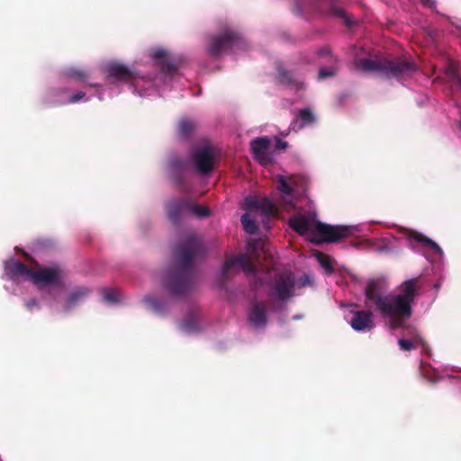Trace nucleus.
Listing matches in <instances>:
<instances>
[{"mask_svg": "<svg viewBox=\"0 0 461 461\" xmlns=\"http://www.w3.org/2000/svg\"><path fill=\"white\" fill-rule=\"evenodd\" d=\"M205 254L203 240L194 234L179 241L175 250V266L169 269L164 282L170 295L183 297L192 290L195 276L194 264Z\"/></svg>", "mask_w": 461, "mask_h": 461, "instance_id": "obj_1", "label": "nucleus"}, {"mask_svg": "<svg viewBox=\"0 0 461 461\" xmlns=\"http://www.w3.org/2000/svg\"><path fill=\"white\" fill-rule=\"evenodd\" d=\"M288 225L301 236L310 235L309 240L316 245L337 242L352 233L351 227L321 222L314 214L295 213L289 219Z\"/></svg>", "mask_w": 461, "mask_h": 461, "instance_id": "obj_2", "label": "nucleus"}, {"mask_svg": "<svg viewBox=\"0 0 461 461\" xmlns=\"http://www.w3.org/2000/svg\"><path fill=\"white\" fill-rule=\"evenodd\" d=\"M422 288L420 277L411 278L402 282L399 287V294H391L390 304V328L398 329L403 327L412 314V303L419 296Z\"/></svg>", "mask_w": 461, "mask_h": 461, "instance_id": "obj_3", "label": "nucleus"}, {"mask_svg": "<svg viewBox=\"0 0 461 461\" xmlns=\"http://www.w3.org/2000/svg\"><path fill=\"white\" fill-rule=\"evenodd\" d=\"M354 66L357 70L396 79L411 77L418 70L414 61L401 58L360 59L354 61Z\"/></svg>", "mask_w": 461, "mask_h": 461, "instance_id": "obj_4", "label": "nucleus"}, {"mask_svg": "<svg viewBox=\"0 0 461 461\" xmlns=\"http://www.w3.org/2000/svg\"><path fill=\"white\" fill-rule=\"evenodd\" d=\"M258 246L259 242L258 240H250L247 243L246 253L227 259L221 268L222 278L228 279L232 269L238 265L246 274H256L255 262L259 259Z\"/></svg>", "mask_w": 461, "mask_h": 461, "instance_id": "obj_5", "label": "nucleus"}, {"mask_svg": "<svg viewBox=\"0 0 461 461\" xmlns=\"http://www.w3.org/2000/svg\"><path fill=\"white\" fill-rule=\"evenodd\" d=\"M386 289L387 285L384 279L368 280L365 289L366 299L375 305L383 317H389L392 312L390 304L391 294H383Z\"/></svg>", "mask_w": 461, "mask_h": 461, "instance_id": "obj_6", "label": "nucleus"}, {"mask_svg": "<svg viewBox=\"0 0 461 461\" xmlns=\"http://www.w3.org/2000/svg\"><path fill=\"white\" fill-rule=\"evenodd\" d=\"M216 149L210 145L194 148L190 156L195 170L202 175H208L215 165Z\"/></svg>", "mask_w": 461, "mask_h": 461, "instance_id": "obj_7", "label": "nucleus"}, {"mask_svg": "<svg viewBox=\"0 0 461 461\" xmlns=\"http://www.w3.org/2000/svg\"><path fill=\"white\" fill-rule=\"evenodd\" d=\"M240 41L239 33L226 31L221 34L212 36L207 46V52L212 58H219L222 53L228 52Z\"/></svg>", "mask_w": 461, "mask_h": 461, "instance_id": "obj_8", "label": "nucleus"}, {"mask_svg": "<svg viewBox=\"0 0 461 461\" xmlns=\"http://www.w3.org/2000/svg\"><path fill=\"white\" fill-rule=\"evenodd\" d=\"M275 296L280 301H286L294 296L296 280L292 272L276 273L270 284Z\"/></svg>", "mask_w": 461, "mask_h": 461, "instance_id": "obj_9", "label": "nucleus"}, {"mask_svg": "<svg viewBox=\"0 0 461 461\" xmlns=\"http://www.w3.org/2000/svg\"><path fill=\"white\" fill-rule=\"evenodd\" d=\"M187 166V161L179 158H172L168 163L171 178L173 179L176 188L181 192L188 191L185 179V172Z\"/></svg>", "mask_w": 461, "mask_h": 461, "instance_id": "obj_10", "label": "nucleus"}, {"mask_svg": "<svg viewBox=\"0 0 461 461\" xmlns=\"http://www.w3.org/2000/svg\"><path fill=\"white\" fill-rule=\"evenodd\" d=\"M32 279L36 285H58L61 283L62 271L58 267L33 271Z\"/></svg>", "mask_w": 461, "mask_h": 461, "instance_id": "obj_11", "label": "nucleus"}, {"mask_svg": "<svg viewBox=\"0 0 461 461\" xmlns=\"http://www.w3.org/2000/svg\"><path fill=\"white\" fill-rule=\"evenodd\" d=\"M267 305L265 302H253L248 314L249 322L256 327L261 328L267 322Z\"/></svg>", "mask_w": 461, "mask_h": 461, "instance_id": "obj_12", "label": "nucleus"}, {"mask_svg": "<svg viewBox=\"0 0 461 461\" xmlns=\"http://www.w3.org/2000/svg\"><path fill=\"white\" fill-rule=\"evenodd\" d=\"M349 324L357 331L370 330L375 326L373 313L370 311L354 312Z\"/></svg>", "mask_w": 461, "mask_h": 461, "instance_id": "obj_13", "label": "nucleus"}, {"mask_svg": "<svg viewBox=\"0 0 461 461\" xmlns=\"http://www.w3.org/2000/svg\"><path fill=\"white\" fill-rule=\"evenodd\" d=\"M167 212L169 220L178 223L184 212H188V198L172 199L167 205Z\"/></svg>", "mask_w": 461, "mask_h": 461, "instance_id": "obj_14", "label": "nucleus"}, {"mask_svg": "<svg viewBox=\"0 0 461 461\" xmlns=\"http://www.w3.org/2000/svg\"><path fill=\"white\" fill-rule=\"evenodd\" d=\"M250 146L255 158L263 165L268 164L270 158L267 150L270 140L267 137L256 138L250 142Z\"/></svg>", "mask_w": 461, "mask_h": 461, "instance_id": "obj_15", "label": "nucleus"}, {"mask_svg": "<svg viewBox=\"0 0 461 461\" xmlns=\"http://www.w3.org/2000/svg\"><path fill=\"white\" fill-rule=\"evenodd\" d=\"M109 77H113L119 81L131 82L135 78V73L126 66L120 63H111L107 67Z\"/></svg>", "mask_w": 461, "mask_h": 461, "instance_id": "obj_16", "label": "nucleus"}, {"mask_svg": "<svg viewBox=\"0 0 461 461\" xmlns=\"http://www.w3.org/2000/svg\"><path fill=\"white\" fill-rule=\"evenodd\" d=\"M6 274L11 278H17L20 276L32 277L33 270L27 265L20 261H12L5 266Z\"/></svg>", "mask_w": 461, "mask_h": 461, "instance_id": "obj_17", "label": "nucleus"}, {"mask_svg": "<svg viewBox=\"0 0 461 461\" xmlns=\"http://www.w3.org/2000/svg\"><path fill=\"white\" fill-rule=\"evenodd\" d=\"M398 345L403 351H411L418 347H420L422 351L425 353L429 349V344L419 334H415L411 340L400 339L398 340Z\"/></svg>", "mask_w": 461, "mask_h": 461, "instance_id": "obj_18", "label": "nucleus"}, {"mask_svg": "<svg viewBox=\"0 0 461 461\" xmlns=\"http://www.w3.org/2000/svg\"><path fill=\"white\" fill-rule=\"evenodd\" d=\"M411 239L416 240L422 245L430 248L433 251L438 254H443L442 249L432 240L418 231H411L410 236Z\"/></svg>", "mask_w": 461, "mask_h": 461, "instance_id": "obj_19", "label": "nucleus"}, {"mask_svg": "<svg viewBox=\"0 0 461 461\" xmlns=\"http://www.w3.org/2000/svg\"><path fill=\"white\" fill-rule=\"evenodd\" d=\"M89 292V289L86 287H79L74 290L67 299L66 309L68 310L75 306L78 302L85 299L88 295Z\"/></svg>", "mask_w": 461, "mask_h": 461, "instance_id": "obj_20", "label": "nucleus"}, {"mask_svg": "<svg viewBox=\"0 0 461 461\" xmlns=\"http://www.w3.org/2000/svg\"><path fill=\"white\" fill-rule=\"evenodd\" d=\"M277 78L280 83L285 84L290 86L298 87L299 82L294 78L293 74L290 71H287L281 65H278L277 68Z\"/></svg>", "mask_w": 461, "mask_h": 461, "instance_id": "obj_21", "label": "nucleus"}, {"mask_svg": "<svg viewBox=\"0 0 461 461\" xmlns=\"http://www.w3.org/2000/svg\"><path fill=\"white\" fill-rule=\"evenodd\" d=\"M321 13L328 16H333L344 20L348 26L350 24V20L345 11L336 5H330L327 10H322Z\"/></svg>", "mask_w": 461, "mask_h": 461, "instance_id": "obj_22", "label": "nucleus"}, {"mask_svg": "<svg viewBox=\"0 0 461 461\" xmlns=\"http://www.w3.org/2000/svg\"><path fill=\"white\" fill-rule=\"evenodd\" d=\"M196 128V124L194 121L189 119H182L178 122L177 131L181 137H188L191 135Z\"/></svg>", "mask_w": 461, "mask_h": 461, "instance_id": "obj_23", "label": "nucleus"}, {"mask_svg": "<svg viewBox=\"0 0 461 461\" xmlns=\"http://www.w3.org/2000/svg\"><path fill=\"white\" fill-rule=\"evenodd\" d=\"M240 221L243 229L249 234H255L258 231V225L256 221L250 216L249 213L246 212L242 214Z\"/></svg>", "mask_w": 461, "mask_h": 461, "instance_id": "obj_24", "label": "nucleus"}, {"mask_svg": "<svg viewBox=\"0 0 461 461\" xmlns=\"http://www.w3.org/2000/svg\"><path fill=\"white\" fill-rule=\"evenodd\" d=\"M188 213L193 214L198 218H205L210 215V211L204 206L193 204L188 199Z\"/></svg>", "mask_w": 461, "mask_h": 461, "instance_id": "obj_25", "label": "nucleus"}, {"mask_svg": "<svg viewBox=\"0 0 461 461\" xmlns=\"http://www.w3.org/2000/svg\"><path fill=\"white\" fill-rule=\"evenodd\" d=\"M103 298L106 303H116L120 302L121 293L117 289L104 288L102 290Z\"/></svg>", "mask_w": 461, "mask_h": 461, "instance_id": "obj_26", "label": "nucleus"}, {"mask_svg": "<svg viewBox=\"0 0 461 461\" xmlns=\"http://www.w3.org/2000/svg\"><path fill=\"white\" fill-rule=\"evenodd\" d=\"M297 119H299L303 125L312 124L315 122L316 118L310 108H303L298 112Z\"/></svg>", "mask_w": 461, "mask_h": 461, "instance_id": "obj_27", "label": "nucleus"}, {"mask_svg": "<svg viewBox=\"0 0 461 461\" xmlns=\"http://www.w3.org/2000/svg\"><path fill=\"white\" fill-rule=\"evenodd\" d=\"M258 211H261L266 217L274 215L276 212L275 203L268 198L261 199Z\"/></svg>", "mask_w": 461, "mask_h": 461, "instance_id": "obj_28", "label": "nucleus"}, {"mask_svg": "<svg viewBox=\"0 0 461 461\" xmlns=\"http://www.w3.org/2000/svg\"><path fill=\"white\" fill-rule=\"evenodd\" d=\"M317 259L320 265L327 271L329 275L334 272V267L332 266L331 259L328 255L319 252L317 254Z\"/></svg>", "mask_w": 461, "mask_h": 461, "instance_id": "obj_29", "label": "nucleus"}, {"mask_svg": "<svg viewBox=\"0 0 461 461\" xmlns=\"http://www.w3.org/2000/svg\"><path fill=\"white\" fill-rule=\"evenodd\" d=\"M277 190L284 195L291 196L294 194V188L288 184L283 176H278Z\"/></svg>", "mask_w": 461, "mask_h": 461, "instance_id": "obj_30", "label": "nucleus"}, {"mask_svg": "<svg viewBox=\"0 0 461 461\" xmlns=\"http://www.w3.org/2000/svg\"><path fill=\"white\" fill-rule=\"evenodd\" d=\"M181 326H182V329L186 331H189V332L195 331L198 329L197 320L194 316L190 315L183 321Z\"/></svg>", "mask_w": 461, "mask_h": 461, "instance_id": "obj_31", "label": "nucleus"}, {"mask_svg": "<svg viewBox=\"0 0 461 461\" xmlns=\"http://www.w3.org/2000/svg\"><path fill=\"white\" fill-rule=\"evenodd\" d=\"M160 69L165 74H174L176 71V66L174 64V62L168 59L160 61Z\"/></svg>", "mask_w": 461, "mask_h": 461, "instance_id": "obj_32", "label": "nucleus"}, {"mask_svg": "<svg viewBox=\"0 0 461 461\" xmlns=\"http://www.w3.org/2000/svg\"><path fill=\"white\" fill-rule=\"evenodd\" d=\"M338 68L335 66L328 68H321L319 70V79H325L334 77L337 74Z\"/></svg>", "mask_w": 461, "mask_h": 461, "instance_id": "obj_33", "label": "nucleus"}, {"mask_svg": "<svg viewBox=\"0 0 461 461\" xmlns=\"http://www.w3.org/2000/svg\"><path fill=\"white\" fill-rule=\"evenodd\" d=\"M447 75L452 84L461 88V77L457 75L453 65H450L447 69Z\"/></svg>", "mask_w": 461, "mask_h": 461, "instance_id": "obj_34", "label": "nucleus"}, {"mask_svg": "<svg viewBox=\"0 0 461 461\" xmlns=\"http://www.w3.org/2000/svg\"><path fill=\"white\" fill-rule=\"evenodd\" d=\"M151 57L155 60V62L159 65L160 61H163L167 59V52L166 50L162 48H157L152 50Z\"/></svg>", "mask_w": 461, "mask_h": 461, "instance_id": "obj_35", "label": "nucleus"}, {"mask_svg": "<svg viewBox=\"0 0 461 461\" xmlns=\"http://www.w3.org/2000/svg\"><path fill=\"white\" fill-rule=\"evenodd\" d=\"M261 200L249 196L245 199V208L249 211H258Z\"/></svg>", "mask_w": 461, "mask_h": 461, "instance_id": "obj_36", "label": "nucleus"}, {"mask_svg": "<svg viewBox=\"0 0 461 461\" xmlns=\"http://www.w3.org/2000/svg\"><path fill=\"white\" fill-rule=\"evenodd\" d=\"M68 75L71 77H74L81 82H85L86 78L87 77V74L78 68H70L68 70Z\"/></svg>", "mask_w": 461, "mask_h": 461, "instance_id": "obj_37", "label": "nucleus"}, {"mask_svg": "<svg viewBox=\"0 0 461 461\" xmlns=\"http://www.w3.org/2000/svg\"><path fill=\"white\" fill-rule=\"evenodd\" d=\"M145 303L149 304L155 312H159L162 310L161 303L155 298L147 296L145 298Z\"/></svg>", "mask_w": 461, "mask_h": 461, "instance_id": "obj_38", "label": "nucleus"}, {"mask_svg": "<svg viewBox=\"0 0 461 461\" xmlns=\"http://www.w3.org/2000/svg\"><path fill=\"white\" fill-rule=\"evenodd\" d=\"M86 96V93L83 92V91H79L74 95H72L68 100V104H74V103H77L78 101H80L81 99H83L84 97Z\"/></svg>", "mask_w": 461, "mask_h": 461, "instance_id": "obj_39", "label": "nucleus"}, {"mask_svg": "<svg viewBox=\"0 0 461 461\" xmlns=\"http://www.w3.org/2000/svg\"><path fill=\"white\" fill-rule=\"evenodd\" d=\"M312 283L310 277L306 275L303 276L302 277H300L298 279V281H296V286L298 288H302V287H304L306 285H310Z\"/></svg>", "mask_w": 461, "mask_h": 461, "instance_id": "obj_40", "label": "nucleus"}, {"mask_svg": "<svg viewBox=\"0 0 461 461\" xmlns=\"http://www.w3.org/2000/svg\"><path fill=\"white\" fill-rule=\"evenodd\" d=\"M25 307L27 308L28 311L32 312L33 308L39 307V303L35 298H32L25 303Z\"/></svg>", "mask_w": 461, "mask_h": 461, "instance_id": "obj_41", "label": "nucleus"}, {"mask_svg": "<svg viewBox=\"0 0 461 461\" xmlns=\"http://www.w3.org/2000/svg\"><path fill=\"white\" fill-rule=\"evenodd\" d=\"M276 147L277 149H285L288 147V143L278 139L276 140Z\"/></svg>", "mask_w": 461, "mask_h": 461, "instance_id": "obj_42", "label": "nucleus"}, {"mask_svg": "<svg viewBox=\"0 0 461 461\" xmlns=\"http://www.w3.org/2000/svg\"><path fill=\"white\" fill-rule=\"evenodd\" d=\"M318 55L320 57H324V56H328V55H330V50L329 48H322V49H320L318 50Z\"/></svg>", "mask_w": 461, "mask_h": 461, "instance_id": "obj_43", "label": "nucleus"}, {"mask_svg": "<svg viewBox=\"0 0 461 461\" xmlns=\"http://www.w3.org/2000/svg\"><path fill=\"white\" fill-rule=\"evenodd\" d=\"M420 2L429 7H431L434 5L432 0H420Z\"/></svg>", "mask_w": 461, "mask_h": 461, "instance_id": "obj_44", "label": "nucleus"}, {"mask_svg": "<svg viewBox=\"0 0 461 461\" xmlns=\"http://www.w3.org/2000/svg\"><path fill=\"white\" fill-rule=\"evenodd\" d=\"M304 0H296L297 6H303L304 5Z\"/></svg>", "mask_w": 461, "mask_h": 461, "instance_id": "obj_45", "label": "nucleus"}, {"mask_svg": "<svg viewBox=\"0 0 461 461\" xmlns=\"http://www.w3.org/2000/svg\"><path fill=\"white\" fill-rule=\"evenodd\" d=\"M284 201H285V203L286 204H288V205H291V204H292V200H291V199H285V198H284Z\"/></svg>", "mask_w": 461, "mask_h": 461, "instance_id": "obj_46", "label": "nucleus"}, {"mask_svg": "<svg viewBox=\"0 0 461 461\" xmlns=\"http://www.w3.org/2000/svg\"><path fill=\"white\" fill-rule=\"evenodd\" d=\"M258 285H261V279H258V280H257V282H256V285H258Z\"/></svg>", "mask_w": 461, "mask_h": 461, "instance_id": "obj_47", "label": "nucleus"}, {"mask_svg": "<svg viewBox=\"0 0 461 461\" xmlns=\"http://www.w3.org/2000/svg\"><path fill=\"white\" fill-rule=\"evenodd\" d=\"M459 126H460V128H461V120H460V122H459Z\"/></svg>", "mask_w": 461, "mask_h": 461, "instance_id": "obj_48", "label": "nucleus"}]
</instances>
